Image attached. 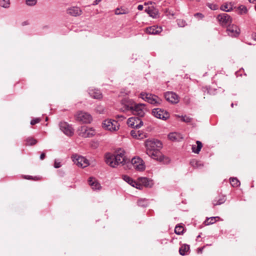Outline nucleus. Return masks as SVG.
<instances>
[{"label": "nucleus", "instance_id": "f257e3e1", "mask_svg": "<svg viewBox=\"0 0 256 256\" xmlns=\"http://www.w3.org/2000/svg\"><path fill=\"white\" fill-rule=\"evenodd\" d=\"M106 162L111 167L115 168L119 164L124 165L126 160V152L122 150L116 151L114 154H107L105 156Z\"/></svg>", "mask_w": 256, "mask_h": 256}, {"label": "nucleus", "instance_id": "f03ea898", "mask_svg": "<svg viewBox=\"0 0 256 256\" xmlns=\"http://www.w3.org/2000/svg\"><path fill=\"white\" fill-rule=\"evenodd\" d=\"M146 111V105L144 104H137L132 100H129V112L134 115L142 117Z\"/></svg>", "mask_w": 256, "mask_h": 256}, {"label": "nucleus", "instance_id": "7ed1b4c3", "mask_svg": "<svg viewBox=\"0 0 256 256\" xmlns=\"http://www.w3.org/2000/svg\"><path fill=\"white\" fill-rule=\"evenodd\" d=\"M140 98L154 106H158L162 103V100L160 98L150 93L142 92L140 94Z\"/></svg>", "mask_w": 256, "mask_h": 256}, {"label": "nucleus", "instance_id": "20e7f679", "mask_svg": "<svg viewBox=\"0 0 256 256\" xmlns=\"http://www.w3.org/2000/svg\"><path fill=\"white\" fill-rule=\"evenodd\" d=\"M146 153L152 158L164 164H168L170 162V158L163 155L160 150L146 151Z\"/></svg>", "mask_w": 256, "mask_h": 256}, {"label": "nucleus", "instance_id": "39448f33", "mask_svg": "<svg viewBox=\"0 0 256 256\" xmlns=\"http://www.w3.org/2000/svg\"><path fill=\"white\" fill-rule=\"evenodd\" d=\"M146 151L160 150L162 148V143L158 140H146L144 142Z\"/></svg>", "mask_w": 256, "mask_h": 256}, {"label": "nucleus", "instance_id": "423d86ee", "mask_svg": "<svg viewBox=\"0 0 256 256\" xmlns=\"http://www.w3.org/2000/svg\"><path fill=\"white\" fill-rule=\"evenodd\" d=\"M75 118L77 121L82 123H90L92 120V118L90 114L83 111L78 112L75 114Z\"/></svg>", "mask_w": 256, "mask_h": 256}, {"label": "nucleus", "instance_id": "0eeeda50", "mask_svg": "<svg viewBox=\"0 0 256 256\" xmlns=\"http://www.w3.org/2000/svg\"><path fill=\"white\" fill-rule=\"evenodd\" d=\"M102 127L110 132H114L119 129L120 124L116 120H106L102 123Z\"/></svg>", "mask_w": 256, "mask_h": 256}, {"label": "nucleus", "instance_id": "6e6552de", "mask_svg": "<svg viewBox=\"0 0 256 256\" xmlns=\"http://www.w3.org/2000/svg\"><path fill=\"white\" fill-rule=\"evenodd\" d=\"M72 158L74 162L78 167L84 168L89 165L88 160L84 156L75 154L72 156Z\"/></svg>", "mask_w": 256, "mask_h": 256}, {"label": "nucleus", "instance_id": "1a4fd4ad", "mask_svg": "<svg viewBox=\"0 0 256 256\" xmlns=\"http://www.w3.org/2000/svg\"><path fill=\"white\" fill-rule=\"evenodd\" d=\"M95 134V130L92 128L84 126H81L78 130L79 136L84 138L91 137L94 136Z\"/></svg>", "mask_w": 256, "mask_h": 256}, {"label": "nucleus", "instance_id": "9d476101", "mask_svg": "<svg viewBox=\"0 0 256 256\" xmlns=\"http://www.w3.org/2000/svg\"><path fill=\"white\" fill-rule=\"evenodd\" d=\"M131 164L134 168L137 170L143 171L146 166L143 160L138 156H135L132 159Z\"/></svg>", "mask_w": 256, "mask_h": 256}, {"label": "nucleus", "instance_id": "9b49d317", "mask_svg": "<svg viewBox=\"0 0 256 256\" xmlns=\"http://www.w3.org/2000/svg\"><path fill=\"white\" fill-rule=\"evenodd\" d=\"M152 115L156 118L166 120L170 117V114L166 110L159 108H154L152 110Z\"/></svg>", "mask_w": 256, "mask_h": 256}, {"label": "nucleus", "instance_id": "f8f14e48", "mask_svg": "<svg viewBox=\"0 0 256 256\" xmlns=\"http://www.w3.org/2000/svg\"><path fill=\"white\" fill-rule=\"evenodd\" d=\"M217 20L222 26L228 24L232 22V18L230 16L226 13L218 14L217 16Z\"/></svg>", "mask_w": 256, "mask_h": 256}, {"label": "nucleus", "instance_id": "ddd939ff", "mask_svg": "<svg viewBox=\"0 0 256 256\" xmlns=\"http://www.w3.org/2000/svg\"><path fill=\"white\" fill-rule=\"evenodd\" d=\"M60 130L66 136H70L74 134V130L66 122H61L60 124Z\"/></svg>", "mask_w": 256, "mask_h": 256}, {"label": "nucleus", "instance_id": "4468645a", "mask_svg": "<svg viewBox=\"0 0 256 256\" xmlns=\"http://www.w3.org/2000/svg\"><path fill=\"white\" fill-rule=\"evenodd\" d=\"M228 35L232 37H237L240 34V30L236 25H229L226 30Z\"/></svg>", "mask_w": 256, "mask_h": 256}, {"label": "nucleus", "instance_id": "2eb2a0df", "mask_svg": "<svg viewBox=\"0 0 256 256\" xmlns=\"http://www.w3.org/2000/svg\"><path fill=\"white\" fill-rule=\"evenodd\" d=\"M142 124V121L138 117L134 116L129 118V126L132 128H140Z\"/></svg>", "mask_w": 256, "mask_h": 256}, {"label": "nucleus", "instance_id": "dca6fc26", "mask_svg": "<svg viewBox=\"0 0 256 256\" xmlns=\"http://www.w3.org/2000/svg\"><path fill=\"white\" fill-rule=\"evenodd\" d=\"M166 100L172 104H176L178 102V96L172 92H168L164 94Z\"/></svg>", "mask_w": 256, "mask_h": 256}, {"label": "nucleus", "instance_id": "f3484780", "mask_svg": "<svg viewBox=\"0 0 256 256\" xmlns=\"http://www.w3.org/2000/svg\"><path fill=\"white\" fill-rule=\"evenodd\" d=\"M66 13L72 16H78L82 14V10L78 6H71L66 9Z\"/></svg>", "mask_w": 256, "mask_h": 256}, {"label": "nucleus", "instance_id": "a211bd4d", "mask_svg": "<svg viewBox=\"0 0 256 256\" xmlns=\"http://www.w3.org/2000/svg\"><path fill=\"white\" fill-rule=\"evenodd\" d=\"M138 180L142 187L144 186L146 188H150L154 185L152 180L146 177L139 178Z\"/></svg>", "mask_w": 256, "mask_h": 256}, {"label": "nucleus", "instance_id": "6ab92c4d", "mask_svg": "<svg viewBox=\"0 0 256 256\" xmlns=\"http://www.w3.org/2000/svg\"><path fill=\"white\" fill-rule=\"evenodd\" d=\"M162 28L156 25L152 26L146 28L145 32L148 34H156L161 32Z\"/></svg>", "mask_w": 256, "mask_h": 256}, {"label": "nucleus", "instance_id": "aec40b11", "mask_svg": "<svg viewBox=\"0 0 256 256\" xmlns=\"http://www.w3.org/2000/svg\"><path fill=\"white\" fill-rule=\"evenodd\" d=\"M88 94L92 98L94 99L100 100L102 98V93L98 89H90L88 90Z\"/></svg>", "mask_w": 256, "mask_h": 256}, {"label": "nucleus", "instance_id": "412c9836", "mask_svg": "<svg viewBox=\"0 0 256 256\" xmlns=\"http://www.w3.org/2000/svg\"><path fill=\"white\" fill-rule=\"evenodd\" d=\"M88 182L92 189L96 190L101 188L100 184L95 178H90Z\"/></svg>", "mask_w": 256, "mask_h": 256}, {"label": "nucleus", "instance_id": "4be33fe9", "mask_svg": "<svg viewBox=\"0 0 256 256\" xmlns=\"http://www.w3.org/2000/svg\"><path fill=\"white\" fill-rule=\"evenodd\" d=\"M226 200V197L224 195L219 196L217 198H216L213 202L212 204L214 206H216L218 205H220L224 204Z\"/></svg>", "mask_w": 256, "mask_h": 256}, {"label": "nucleus", "instance_id": "5701e85b", "mask_svg": "<svg viewBox=\"0 0 256 256\" xmlns=\"http://www.w3.org/2000/svg\"><path fill=\"white\" fill-rule=\"evenodd\" d=\"M130 134L133 138L137 139H142L146 137V136L144 134L142 133L140 130H131Z\"/></svg>", "mask_w": 256, "mask_h": 256}, {"label": "nucleus", "instance_id": "b1692460", "mask_svg": "<svg viewBox=\"0 0 256 256\" xmlns=\"http://www.w3.org/2000/svg\"><path fill=\"white\" fill-rule=\"evenodd\" d=\"M148 14L153 18H157L159 16V13L156 9L152 8H148V10H146Z\"/></svg>", "mask_w": 256, "mask_h": 256}, {"label": "nucleus", "instance_id": "393cba45", "mask_svg": "<svg viewBox=\"0 0 256 256\" xmlns=\"http://www.w3.org/2000/svg\"><path fill=\"white\" fill-rule=\"evenodd\" d=\"M196 144L192 146V149L193 152L198 154L202 147V144L199 140L196 142Z\"/></svg>", "mask_w": 256, "mask_h": 256}, {"label": "nucleus", "instance_id": "a878e982", "mask_svg": "<svg viewBox=\"0 0 256 256\" xmlns=\"http://www.w3.org/2000/svg\"><path fill=\"white\" fill-rule=\"evenodd\" d=\"M168 138L172 141L178 140L182 138L181 135L176 132H171L168 135Z\"/></svg>", "mask_w": 256, "mask_h": 256}, {"label": "nucleus", "instance_id": "bb28decb", "mask_svg": "<svg viewBox=\"0 0 256 256\" xmlns=\"http://www.w3.org/2000/svg\"><path fill=\"white\" fill-rule=\"evenodd\" d=\"M190 246L188 245L184 244H182L179 249L180 254L182 256H184L186 254V252L188 251Z\"/></svg>", "mask_w": 256, "mask_h": 256}, {"label": "nucleus", "instance_id": "cd10ccee", "mask_svg": "<svg viewBox=\"0 0 256 256\" xmlns=\"http://www.w3.org/2000/svg\"><path fill=\"white\" fill-rule=\"evenodd\" d=\"M129 184L131 185L133 188H136L139 190L142 189V186L138 180V181L136 182L129 178Z\"/></svg>", "mask_w": 256, "mask_h": 256}, {"label": "nucleus", "instance_id": "c85d7f7f", "mask_svg": "<svg viewBox=\"0 0 256 256\" xmlns=\"http://www.w3.org/2000/svg\"><path fill=\"white\" fill-rule=\"evenodd\" d=\"M190 164L194 168H200L203 166V164L196 160H192L190 162Z\"/></svg>", "mask_w": 256, "mask_h": 256}, {"label": "nucleus", "instance_id": "c756f323", "mask_svg": "<svg viewBox=\"0 0 256 256\" xmlns=\"http://www.w3.org/2000/svg\"><path fill=\"white\" fill-rule=\"evenodd\" d=\"M219 218L218 216H214V217H210L209 218H208L204 222V224L206 226L212 224L216 222V219L218 218Z\"/></svg>", "mask_w": 256, "mask_h": 256}, {"label": "nucleus", "instance_id": "7c9ffc66", "mask_svg": "<svg viewBox=\"0 0 256 256\" xmlns=\"http://www.w3.org/2000/svg\"><path fill=\"white\" fill-rule=\"evenodd\" d=\"M230 183L233 187H238L240 185V182L237 178H230Z\"/></svg>", "mask_w": 256, "mask_h": 256}, {"label": "nucleus", "instance_id": "2f4dec72", "mask_svg": "<svg viewBox=\"0 0 256 256\" xmlns=\"http://www.w3.org/2000/svg\"><path fill=\"white\" fill-rule=\"evenodd\" d=\"M138 206L142 207H146L148 205V200L146 198H142L138 200Z\"/></svg>", "mask_w": 256, "mask_h": 256}, {"label": "nucleus", "instance_id": "473e14b6", "mask_svg": "<svg viewBox=\"0 0 256 256\" xmlns=\"http://www.w3.org/2000/svg\"><path fill=\"white\" fill-rule=\"evenodd\" d=\"M37 143V140L32 137H28L26 139V144L32 146Z\"/></svg>", "mask_w": 256, "mask_h": 256}, {"label": "nucleus", "instance_id": "72a5a7b5", "mask_svg": "<svg viewBox=\"0 0 256 256\" xmlns=\"http://www.w3.org/2000/svg\"><path fill=\"white\" fill-rule=\"evenodd\" d=\"M220 10L223 11L230 12L232 10V7L230 4H224L221 6Z\"/></svg>", "mask_w": 256, "mask_h": 256}, {"label": "nucleus", "instance_id": "f704fd0d", "mask_svg": "<svg viewBox=\"0 0 256 256\" xmlns=\"http://www.w3.org/2000/svg\"><path fill=\"white\" fill-rule=\"evenodd\" d=\"M0 6L4 8H8L10 6V0H0Z\"/></svg>", "mask_w": 256, "mask_h": 256}, {"label": "nucleus", "instance_id": "c9c22d12", "mask_svg": "<svg viewBox=\"0 0 256 256\" xmlns=\"http://www.w3.org/2000/svg\"><path fill=\"white\" fill-rule=\"evenodd\" d=\"M184 228L181 226H176L174 229V232L176 234L180 235L183 234Z\"/></svg>", "mask_w": 256, "mask_h": 256}, {"label": "nucleus", "instance_id": "e433bc0d", "mask_svg": "<svg viewBox=\"0 0 256 256\" xmlns=\"http://www.w3.org/2000/svg\"><path fill=\"white\" fill-rule=\"evenodd\" d=\"M23 178L25 179L33 180H40V178L38 176H24Z\"/></svg>", "mask_w": 256, "mask_h": 256}, {"label": "nucleus", "instance_id": "4c0bfd02", "mask_svg": "<svg viewBox=\"0 0 256 256\" xmlns=\"http://www.w3.org/2000/svg\"><path fill=\"white\" fill-rule=\"evenodd\" d=\"M180 118H181V120L182 122H190L192 121V118L189 116H178Z\"/></svg>", "mask_w": 256, "mask_h": 256}, {"label": "nucleus", "instance_id": "58836bf2", "mask_svg": "<svg viewBox=\"0 0 256 256\" xmlns=\"http://www.w3.org/2000/svg\"><path fill=\"white\" fill-rule=\"evenodd\" d=\"M122 104L124 105L122 110L127 111L128 110V102L126 100H122Z\"/></svg>", "mask_w": 256, "mask_h": 256}, {"label": "nucleus", "instance_id": "ea45409f", "mask_svg": "<svg viewBox=\"0 0 256 256\" xmlns=\"http://www.w3.org/2000/svg\"><path fill=\"white\" fill-rule=\"evenodd\" d=\"M95 110L98 114H103L104 112V108L102 106H98Z\"/></svg>", "mask_w": 256, "mask_h": 256}, {"label": "nucleus", "instance_id": "a19ab883", "mask_svg": "<svg viewBox=\"0 0 256 256\" xmlns=\"http://www.w3.org/2000/svg\"><path fill=\"white\" fill-rule=\"evenodd\" d=\"M126 13V10L122 8H117L115 10L116 14H122Z\"/></svg>", "mask_w": 256, "mask_h": 256}, {"label": "nucleus", "instance_id": "79ce46f5", "mask_svg": "<svg viewBox=\"0 0 256 256\" xmlns=\"http://www.w3.org/2000/svg\"><path fill=\"white\" fill-rule=\"evenodd\" d=\"M37 0H26V3L28 6H32L36 4Z\"/></svg>", "mask_w": 256, "mask_h": 256}, {"label": "nucleus", "instance_id": "37998d69", "mask_svg": "<svg viewBox=\"0 0 256 256\" xmlns=\"http://www.w3.org/2000/svg\"><path fill=\"white\" fill-rule=\"evenodd\" d=\"M239 10L241 14H246L248 11L246 8L244 6H240L239 7Z\"/></svg>", "mask_w": 256, "mask_h": 256}, {"label": "nucleus", "instance_id": "c03bdc74", "mask_svg": "<svg viewBox=\"0 0 256 256\" xmlns=\"http://www.w3.org/2000/svg\"><path fill=\"white\" fill-rule=\"evenodd\" d=\"M40 120H41L40 118H35L31 120L30 124L32 125H34L36 124L39 123Z\"/></svg>", "mask_w": 256, "mask_h": 256}, {"label": "nucleus", "instance_id": "a18cd8bd", "mask_svg": "<svg viewBox=\"0 0 256 256\" xmlns=\"http://www.w3.org/2000/svg\"><path fill=\"white\" fill-rule=\"evenodd\" d=\"M186 22L182 20H178V24L180 27H184L186 25Z\"/></svg>", "mask_w": 256, "mask_h": 256}, {"label": "nucleus", "instance_id": "49530a36", "mask_svg": "<svg viewBox=\"0 0 256 256\" xmlns=\"http://www.w3.org/2000/svg\"><path fill=\"white\" fill-rule=\"evenodd\" d=\"M54 166L55 168H59L61 166V164L60 162H58L56 160L54 164Z\"/></svg>", "mask_w": 256, "mask_h": 256}, {"label": "nucleus", "instance_id": "de8ad7c7", "mask_svg": "<svg viewBox=\"0 0 256 256\" xmlns=\"http://www.w3.org/2000/svg\"><path fill=\"white\" fill-rule=\"evenodd\" d=\"M194 16H198L200 18H202L204 16L201 13H196L194 14Z\"/></svg>", "mask_w": 256, "mask_h": 256}, {"label": "nucleus", "instance_id": "09e8293b", "mask_svg": "<svg viewBox=\"0 0 256 256\" xmlns=\"http://www.w3.org/2000/svg\"><path fill=\"white\" fill-rule=\"evenodd\" d=\"M45 156H46V154L44 153L43 152L40 156V159L41 160H43Z\"/></svg>", "mask_w": 256, "mask_h": 256}, {"label": "nucleus", "instance_id": "8fccbe9b", "mask_svg": "<svg viewBox=\"0 0 256 256\" xmlns=\"http://www.w3.org/2000/svg\"><path fill=\"white\" fill-rule=\"evenodd\" d=\"M123 179L124 180H125L126 182H128V176H126V175H124L123 176Z\"/></svg>", "mask_w": 256, "mask_h": 256}, {"label": "nucleus", "instance_id": "3c124183", "mask_svg": "<svg viewBox=\"0 0 256 256\" xmlns=\"http://www.w3.org/2000/svg\"><path fill=\"white\" fill-rule=\"evenodd\" d=\"M143 8H144V6L140 4V5H138V9L140 10H142Z\"/></svg>", "mask_w": 256, "mask_h": 256}, {"label": "nucleus", "instance_id": "603ef678", "mask_svg": "<svg viewBox=\"0 0 256 256\" xmlns=\"http://www.w3.org/2000/svg\"><path fill=\"white\" fill-rule=\"evenodd\" d=\"M210 8L212 9V10H216L217 8H218V6L216 5H214L212 7V6H210Z\"/></svg>", "mask_w": 256, "mask_h": 256}, {"label": "nucleus", "instance_id": "864d4df0", "mask_svg": "<svg viewBox=\"0 0 256 256\" xmlns=\"http://www.w3.org/2000/svg\"><path fill=\"white\" fill-rule=\"evenodd\" d=\"M203 249H204V248H198V252H200V253H202Z\"/></svg>", "mask_w": 256, "mask_h": 256}, {"label": "nucleus", "instance_id": "5fc2aeb1", "mask_svg": "<svg viewBox=\"0 0 256 256\" xmlns=\"http://www.w3.org/2000/svg\"><path fill=\"white\" fill-rule=\"evenodd\" d=\"M102 0H96L94 2V4H97L99 2H100Z\"/></svg>", "mask_w": 256, "mask_h": 256}, {"label": "nucleus", "instance_id": "6e6d98bb", "mask_svg": "<svg viewBox=\"0 0 256 256\" xmlns=\"http://www.w3.org/2000/svg\"><path fill=\"white\" fill-rule=\"evenodd\" d=\"M250 2H254L256 0H248Z\"/></svg>", "mask_w": 256, "mask_h": 256}, {"label": "nucleus", "instance_id": "4d7b16f0", "mask_svg": "<svg viewBox=\"0 0 256 256\" xmlns=\"http://www.w3.org/2000/svg\"><path fill=\"white\" fill-rule=\"evenodd\" d=\"M118 118H123V116H118Z\"/></svg>", "mask_w": 256, "mask_h": 256}, {"label": "nucleus", "instance_id": "13d9d810", "mask_svg": "<svg viewBox=\"0 0 256 256\" xmlns=\"http://www.w3.org/2000/svg\"><path fill=\"white\" fill-rule=\"evenodd\" d=\"M168 9H166V10H164V12H168Z\"/></svg>", "mask_w": 256, "mask_h": 256}, {"label": "nucleus", "instance_id": "bf43d9fd", "mask_svg": "<svg viewBox=\"0 0 256 256\" xmlns=\"http://www.w3.org/2000/svg\"><path fill=\"white\" fill-rule=\"evenodd\" d=\"M231 106H232V107H233V106H234V104H232H232H231Z\"/></svg>", "mask_w": 256, "mask_h": 256}, {"label": "nucleus", "instance_id": "052dcab7", "mask_svg": "<svg viewBox=\"0 0 256 256\" xmlns=\"http://www.w3.org/2000/svg\"><path fill=\"white\" fill-rule=\"evenodd\" d=\"M126 124H128V120H126Z\"/></svg>", "mask_w": 256, "mask_h": 256}, {"label": "nucleus", "instance_id": "680f3d73", "mask_svg": "<svg viewBox=\"0 0 256 256\" xmlns=\"http://www.w3.org/2000/svg\"><path fill=\"white\" fill-rule=\"evenodd\" d=\"M255 10H256V6H255Z\"/></svg>", "mask_w": 256, "mask_h": 256}]
</instances>
